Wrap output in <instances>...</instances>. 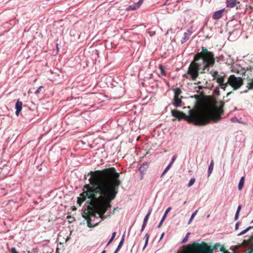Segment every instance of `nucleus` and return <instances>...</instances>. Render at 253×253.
<instances>
[{
  "mask_svg": "<svg viewBox=\"0 0 253 253\" xmlns=\"http://www.w3.org/2000/svg\"><path fill=\"white\" fill-rule=\"evenodd\" d=\"M90 183L85 184L81 196H87L100 215H102L111 207L110 203L118 192L121 184L120 175L114 168L96 171Z\"/></svg>",
  "mask_w": 253,
  "mask_h": 253,
  "instance_id": "f257e3e1",
  "label": "nucleus"
},
{
  "mask_svg": "<svg viewBox=\"0 0 253 253\" xmlns=\"http://www.w3.org/2000/svg\"><path fill=\"white\" fill-rule=\"evenodd\" d=\"M215 63L213 53L206 48L202 47L201 52L197 53L194 57V61L190 64L187 74V78L195 81L199 73H205L209 71V68Z\"/></svg>",
  "mask_w": 253,
  "mask_h": 253,
  "instance_id": "f03ea898",
  "label": "nucleus"
},
{
  "mask_svg": "<svg viewBox=\"0 0 253 253\" xmlns=\"http://www.w3.org/2000/svg\"><path fill=\"white\" fill-rule=\"evenodd\" d=\"M223 110L220 108L214 113L208 115H196L192 110L189 111V115L187 116L185 114L177 110L171 111L172 115L180 120L184 119L189 123H192L196 126H204L208 124L210 121L216 123L221 119V115L223 113Z\"/></svg>",
  "mask_w": 253,
  "mask_h": 253,
  "instance_id": "7ed1b4c3",
  "label": "nucleus"
},
{
  "mask_svg": "<svg viewBox=\"0 0 253 253\" xmlns=\"http://www.w3.org/2000/svg\"><path fill=\"white\" fill-rule=\"evenodd\" d=\"M243 84V81L241 77H236L234 75H230L228 79L227 86L230 85L234 90L240 88Z\"/></svg>",
  "mask_w": 253,
  "mask_h": 253,
  "instance_id": "20e7f679",
  "label": "nucleus"
},
{
  "mask_svg": "<svg viewBox=\"0 0 253 253\" xmlns=\"http://www.w3.org/2000/svg\"><path fill=\"white\" fill-rule=\"evenodd\" d=\"M143 2V0H139L137 2L134 3L133 4L128 6L126 8V10H135L138 8L142 5Z\"/></svg>",
  "mask_w": 253,
  "mask_h": 253,
  "instance_id": "39448f33",
  "label": "nucleus"
},
{
  "mask_svg": "<svg viewBox=\"0 0 253 253\" xmlns=\"http://www.w3.org/2000/svg\"><path fill=\"white\" fill-rule=\"evenodd\" d=\"M192 34V31L190 30H187L183 34V37L180 41L181 43L183 44L186 42L190 39Z\"/></svg>",
  "mask_w": 253,
  "mask_h": 253,
  "instance_id": "423d86ee",
  "label": "nucleus"
},
{
  "mask_svg": "<svg viewBox=\"0 0 253 253\" xmlns=\"http://www.w3.org/2000/svg\"><path fill=\"white\" fill-rule=\"evenodd\" d=\"M215 80H216V82L218 83L219 86L222 89L225 90L226 87L227 86V82L224 83L223 77L221 76H218Z\"/></svg>",
  "mask_w": 253,
  "mask_h": 253,
  "instance_id": "0eeeda50",
  "label": "nucleus"
},
{
  "mask_svg": "<svg viewBox=\"0 0 253 253\" xmlns=\"http://www.w3.org/2000/svg\"><path fill=\"white\" fill-rule=\"evenodd\" d=\"M225 9L223 8L217 11H216L214 12L212 15V18L214 20H218L221 18L223 15V13Z\"/></svg>",
  "mask_w": 253,
  "mask_h": 253,
  "instance_id": "6e6552de",
  "label": "nucleus"
},
{
  "mask_svg": "<svg viewBox=\"0 0 253 253\" xmlns=\"http://www.w3.org/2000/svg\"><path fill=\"white\" fill-rule=\"evenodd\" d=\"M149 167L148 163L146 162H144L138 168L140 174L145 173Z\"/></svg>",
  "mask_w": 253,
  "mask_h": 253,
  "instance_id": "1a4fd4ad",
  "label": "nucleus"
},
{
  "mask_svg": "<svg viewBox=\"0 0 253 253\" xmlns=\"http://www.w3.org/2000/svg\"><path fill=\"white\" fill-rule=\"evenodd\" d=\"M22 102L18 100L15 104V114L18 116L19 112L22 110Z\"/></svg>",
  "mask_w": 253,
  "mask_h": 253,
  "instance_id": "9d476101",
  "label": "nucleus"
},
{
  "mask_svg": "<svg viewBox=\"0 0 253 253\" xmlns=\"http://www.w3.org/2000/svg\"><path fill=\"white\" fill-rule=\"evenodd\" d=\"M238 0H226V6L227 7L233 8L236 6Z\"/></svg>",
  "mask_w": 253,
  "mask_h": 253,
  "instance_id": "9b49d317",
  "label": "nucleus"
},
{
  "mask_svg": "<svg viewBox=\"0 0 253 253\" xmlns=\"http://www.w3.org/2000/svg\"><path fill=\"white\" fill-rule=\"evenodd\" d=\"M171 210V207H169L165 211V213L163 215L159 224H158L157 227L158 228H160L161 226H162V224H163L164 221L165 220V219H166V217H167V215L168 214V213H169V212Z\"/></svg>",
  "mask_w": 253,
  "mask_h": 253,
  "instance_id": "f8f14e48",
  "label": "nucleus"
},
{
  "mask_svg": "<svg viewBox=\"0 0 253 253\" xmlns=\"http://www.w3.org/2000/svg\"><path fill=\"white\" fill-rule=\"evenodd\" d=\"M125 237V234L124 233L123 235V236H122L121 241H120V243H119V245H118V247H117V248L114 253H118V252L120 251V249L121 248V247L124 242Z\"/></svg>",
  "mask_w": 253,
  "mask_h": 253,
  "instance_id": "ddd939ff",
  "label": "nucleus"
},
{
  "mask_svg": "<svg viewBox=\"0 0 253 253\" xmlns=\"http://www.w3.org/2000/svg\"><path fill=\"white\" fill-rule=\"evenodd\" d=\"M173 100L174 102L173 103V105L175 107H178L181 106V104L182 101L179 97H176V98L174 97Z\"/></svg>",
  "mask_w": 253,
  "mask_h": 253,
  "instance_id": "4468645a",
  "label": "nucleus"
},
{
  "mask_svg": "<svg viewBox=\"0 0 253 253\" xmlns=\"http://www.w3.org/2000/svg\"><path fill=\"white\" fill-rule=\"evenodd\" d=\"M245 178V177L244 176L241 177L240 178L238 186L239 190H241L242 189L244 184Z\"/></svg>",
  "mask_w": 253,
  "mask_h": 253,
  "instance_id": "2eb2a0df",
  "label": "nucleus"
},
{
  "mask_svg": "<svg viewBox=\"0 0 253 253\" xmlns=\"http://www.w3.org/2000/svg\"><path fill=\"white\" fill-rule=\"evenodd\" d=\"M213 165H214L213 161V160H211V161L210 163L209 168H208V177H209L210 176V175L211 174V173L213 170Z\"/></svg>",
  "mask_w": 253,
  "mask_h": 253,
  "instance_id": "dca6fc26",
  "label": "nucleus"
},
{
  "mask_svg": "<svg viewBox=\"0 0 253 253\" xmlns=\"http://www.w3.org/2000/svg\"><path fill=\"white\" fill-rule=\"evenodd\" d=\"M233 70L235 71H236L238 73H241L242 74H245L246 73V71L240 66H238L237 69H235V67H234Z\"/></svg>",
  "mask_w": 253,
  "mask_h": 253,
  "instance_id": "f3484780",
  "label": "nucleus"
},
{
  "mask_svg": "<svg viewBox=\"0 0 253 253\" xmlns=\"http://www.w3.org/2000/svg\"><path fill=\"white\" fill-rule=\"evenodd\" d=\"M174 97H179V95L181 93V90L178 87L174 89Z\"/></svg>",
  "mask_w": 253,
  "mask_h": 253,
  "instance_id": "a211bd4d",
  "label": "nucleus"
},
{
  "mask_svg": "<svg viewBox=\"0 0 253 253\" xmlns=\"http://www.w3.org/2000/svg\"><path fill=\"white\" fill-rule=\"evenodd\" d=\"M91 217H89L87 219V226L89 227H92L96 225V223H92L91 222Z\"/></svg>",
  "mask_w": 253,
  "mask_h": 253,
  "instance_id": "6ab92c4d",
  "label": "nucleus"
},
{
  "mask_svg": "<svg viewBox=\"0 0 253 253\" xmlns=\"http://www.w3.org/2000/svg\"><path fill=\"white\" fill-rule=\"evenodd\" d=\"M171 166V165H170V164H169L167 166V167L165 168V169L163 171V173H162V174L161 175V177H162L167 173V172L170 169Z\"/></svg>",
  "mask_w": 253,
  "mask_h": 253,
  "instance_id": "aec40b11",
  "label": "nucleus"
},
{
  "mask_svg": "<svg viewBox=\"0 0 253 253\" xmlns=\"http://www.w3.org/2000/svg\"><path fill=\"white\" fill-rule=\"evenodd\" d=\"M116 235V232H113L111 237L110 238V240H109V241L108 242V243L107 244V246L109 245L111 243V242L115 238Z\"/></svg>",
  "mask_w": 253,
  "mask_h": 253,
  "instance_id": "412c9836",
  "label": "nucleus"
},
{
  "mask_svg": "<svg viewBox=\"0 0 253 253\" xmlns=\"http://www.w3.org/2000/svg\"><path fill=\"white\" fill-rule=\"evenodd\" d=\"M198 211V210H196L195 211H194L193 212V213L192 214V215H191V217L190 218V219L188 221V224H189L191 221L193 219L194 217H195V216L196 215V214L197 213Z\"/></svg>",
  "mask_w": 253,
  "mask_h": 253,
  "instance_id": "4be33fe9",
  "label": "nucleus"
},
{
  "mask_svg": "<svg viewBox=\"0 0 253 253\" xmlns=\"http://www.w3.org/2000/svg\"><path fill=\"white\" fill-rule=\"evenodd\" d=\"M230 121L232 123H242L241 121H239V120L236 117H234L231 118L230 119Z\"/></svg>",
  "mask_w": 253,
  "mask_h": 253,
  "instance_id": "5701e85b",
  "label": "nucleus"
},
{
  "mask_svg": "<svg viewBox=\"0 0 253 253\" xmlns=\"http://www.w3.org/2000/svg\"><path fill=\"white\" fill-rule=\"evenodd\" d=\"M195 178L193 177L191 178L187 185L188 187H190L195 183Z\"/></svg>",
  "mask_w": 253,
  "mask_h": 253,
  "instance_id": "b1692460",
  "label": "nucleus"
},
{
  "mask_svg": "<svg viewBox=\"0 0 253 253\" xmlns=\"http://www.w3.org/2000/svg\"><path fill=\"white\" fill-rule=\"evenodd\" d=\"M159 69L161 71V74L163 75H165V71L164 67L163 66H162V65H160L159 66Z\"/></svg>",
  "mask_w": 253,
  "mask_h": 253,
  "instance_id": "393cba45",
  "label": "nucleus"
},
{
  "mask_svg": "<svg viewBox=\"0 0 253 253\" xmlns=\"http://www.w3.org/2000/svg\"><path fill=\"white\" fill-rule=\"evenodd\" d=\"M190 233L188 232L186 235V236L183 239L181 243L183 244L185 243L188 240V238L189 237V235H190Z\"/></svg>",
  "mask_w": 253,
  "mask_h": 253,
  "instance_id": "a878e982",
  "label": "nucleus"
},
{
  "mask_svg": "<svg viewBox=\"0 0 253 253\" xmlns=\"http://www.w3.org/2000/svg\"><path fill=\"white\" fill-rule=\"evenodd\" d=\"M247 87H249V89H251L253 88V79L252 80L251 82H250L248 84Z\"/></svg>",
  "mask_w": 253,
  "mask_h": 253,
  "instance_id": "bb28decb",
  "label": "nucleus"
},
{
  "mask_svg": "<svg viewBox=\"0 0 253 253\" xmlns=\"http://www.w3.org/2000/svg\"><path fill=\"white\" fill-rule=\"evenodd\" d=\"M218 75V72L217 71H214L212 73V76L213 77V79L215 80L217 77Z\"/></svg>",
  "mask_w": 253,
  "mask_h": 253,
  "instance_id": "cd10ccee",
  "label": "nucleus"
},
{
  "mask_svg": "<svg viewBox=\"0 0 253 253\" xmlns=\"http://www.w3.org/2000/svg\"><path fill=\"white\" fill-rule=\"evenodd\" d=\"M247 232H248V231L247 230V229L246 228L245 229L243 230L241 232H240L239 234H238L237 235L238 236L242 235L245 234V233H246Z\"/></svg>",
  "mask_w": 253,
  "mask_h": 253,
  "instance_id": "c85d7f7f",
  "label": "nucleus"
},
{
  "mask_svg": "<svg viewBox=\"0 0 253 253\" xmlns=\"http://www.w3.org/2000/svg\"><path fill=\"white\" fill-rule=\"evenodd\" d=\"M144 239H145V242L148 243L149 239V235L148 233H146L144 236Z\"/></svg>",
  "mask_w": 253,
  "mask_h": 253,
  "instance_id": "c756f323",
  "label": "nucleus"
},
{
  "mask_svg": "<svg viewBox=\"0 0 253 253\" xmlns=\"http://www.w3.org/2000/svg\"><path fill=\"white\" fill-rule=\"evenodd\" d=\"M11 253H19L15 247H12L10 250Z\"/></svg>",
  "mask_w": 253,
  "mask_h": 253,
  "instance_id": "7c9ffc66",
  "label": "nucleus"
},
{
  "mask_svg": "<svg viewBox=\"0 0 253 253\" xmlns=\"http://www.w3.org/2000/svg\"><path fill=\"white\" fill-rule=\"evenodd\" d=\"M149 216H148L147 215H146L145 216L144 218L143 223L147 224L148 220L149 219Z\"/></svg>",
  "mask_w": 253,
  "mask_h": 253,
  "instance_id": "2f4dec72",
  "label": "nucleus"
},
{
  "mask_svg": "<svg viewBox=\"0 0 253 253\" xmlns=\"http://www.w3.org/2000/svg\"><path fill=\"white\" fill-rule=\"evenodd\" d=\"M147 33L151 36H153L155 35L156 32L155 31H148Z\"/></svg>",
  "mask_w": 253,
  "mask_h": 253,
  "instance_id": "473e14b6",
  "label": "nucleus"
},
{
  "mask_svg": "<svg viewBox=\"0 0 253 253\" xmlns=\"http://www.w3.org/2000/svg\"><path fill=\"white\" fill-rule=\"evenodd\" d=\"M241 209H242V205H239L237 208L236 213H239Z\"/></svg>",
  "mask_w": 253,
  "mask_h": 253,
  "instance_id": "72a5a7b5",
  "label": "nucleus"
},
{
  "mask_svg": "<svg viewBox=\"0 0 253 253\" xmlns=\"http://www.w3.org/2000/svg\"><path fill=\"white\" fill-rule=\"evenodd\" d=\"M42 86H40L36 91H35V94H38L40 93V92L41 91V89L42 88Z\"/></svg>",
  "mask_w": 253,
  "mask_h": 253,
  "instance_id": "f704fd0d",
  "label": "nucleus"
},
{
  "mask_svg": "<svg viewBox=\"0 0 253 253\" xmlns=\"http://www.w3.org/2000/svg\"><path fill=\"white\" fill-rule=\"evenodd\" d=\"M175 159H176V156H173V157H172V159H171V162H170V163H169V164H170V165H172V164H173V163H174V162L175 161Z\"/></svg>",
  "mask_w": 253,
  "mask_h": 253,
  "instance_id": "c9c22d12",
  "label": "nucleus"
},
{
  "mask_svg": "<svg viewBox=\"0 0 253 253\" xmlns=\"http://www.w3.org/2000/svg\"><path fill=\"white\" fill-rule=\"evenodd\" d=\"M147 224L146 223H143L142 224V227H141V230H140V231L142 232V231H143L144 229H145V227H146V225Z\"/></svg>",
  "mask_w": 253,
  "mask_h": 253,
  "instance_id": "e433bc0d",
  "label": "nucleus"
},
{
  "mask_svg": "<svg viewBox=\"0 0 253 253\" xmlns=\"http://www.w3.org/2000/svg\"><path fill=\"white\" fill-rule=\"evenodd\" d=\"M152 209H150L149 210V211H148V212H147V213L146 215H147L148 216H149H149H150V214H151V212H152Z\"/></svg>",
  "mask_w": 253,
  "mask_h": 253,
  "instance_id": "4c0bfd02",
  "label": "nucleus"
},
{
  "mask_svg": "<svg viewBox=\"0 0 253 253\" xmlns=\"http://www.w3.org/2000/svg\"><path fill=\"white\" fill-rule=\"evenodd\" d=\"M239 213H236L234 217V220H237L239 218Z\"/></svg>",
  "mask_w": 253,
  "mask_h": 253,
  "instance_id": "58836bf2",
  "label": "nucleus"
},
{
  "mask_svg": "<svg viewBox=\"0 0 253 253\" xmlns=\"http://www.w3.org/2000/svg\"><path fill=\"white\" fill-rule=\"evenodd\" d=\"M239 222H237L236 224H235V230H237L239 228Z\"/></svg>",
  "mask_w": 253,
  "mask_h": 253,
  "instance_id": "ea45409f",
  "label": "nucleus"
},
{
  "mask_svg": "<svg viewBox=\"0 0 253 253\" xmlns=\"http://www.w3.org/2000/svg\"><path fill=\"white\" fill-rule=\"evenodd\" d=\"M248 250L249 252L253 253V246H252L251 247L249 248Z\"/></svg>",
  "mask_w": 253,
  "mask_h": 253,
  "instance_id": "a19ab883",
  "label": "nucleus"
},
{
  "mask_svg": "<svg viewBox=\"0 0 253 253\" xmlns=\"http://www.w3.org/2000/svg\"><path fill=\"white\" fill-rule=\"evenodd\" d=\"M148 243H147V242H145L143 248V249H142V250H144L145 249V248L146 247V246H147V245H148Z\"/></svg>",
  "mask_w": 253,
  "mask_h": 253,
  "instance_id": "79ce46f5",
  "label": "nucleus"
},
{
  "mask_svg": "<svg viewBox=\"0 0 253 253\" xmlns=\"http://www.w3.org/2000/svg\"><path fill=\"white\" fill-rule=\"evenodd\" d=\"M211 37V35H206L205 36V38L206 39H209Z\"/></svg>",
  "mask_w": 253,
  "mask_h": 253,
  "instance_id": "37998d69",
  "label": "nucleus"
},
{
  "mask_svg": "<svg viewBox=\"0 0 253 253\" xmlns=\"http://www.w3.org/2000/svg\"><path fill=\"white\" fill-rule=\"evenodd\" d=\"M253 228V226H250L248 227H247L246 229H247V230L248 231L249 230H250V229H251Z\"/></svg>",
  "mask_w": 253,
  "mask_h": 253,
  "instance_id": "c03bdc74",
  "label": "nucleus"
},
{
  "mask_svg": "<svg viewBox=\"0 0 253 253\" xmlns=\"http://www.w3.org/2000/svg\"><path fill=\"white\" fill-rule=\"evenodd\" d=\"M144 174V173L140 174V180H142L143 179Z\"/></svg>",
  "mask_w": 253,
  "mask_h": 253,
  "instance_id": "a18cd8bd",
  "label": "nucleus"
},
{
  "mask_svg": "<svg viewBox=\"0 0 253 253\" xmlns=\"http://www.w3.org/2000/svg\"><path fill=\"white\" fill-rule=\"evenodd\" d=\"M164 235H165V233H164V232H163V233L161 234V237H160V241L161 240H162V239L163 238V237H164Z\"/></svg>",
  "mask_w": 253,
  "mask_h": 253,
  "instance_id": "49530a36",
  "label": "nucleus"
},
{
  "mask_svg": "<svg viewBox=\"0 0 253 253\" xmlns=\"http://www.w3.org/2000/svg\"><path fill=\"white\" fill-rule=\"evenodd\" d=\"M78 203L79 204H81V201H80V199H78Z\"/></svg>",
  "mask_w": 253,
  "mask_h": 253,
  "instance_id": "de8ad7c7",
  "label": "nucleus"
},
{
  "mask_svg": "<svg viewBox=\"0 0 253 253\" xmlns=\"http://www.w3.org/2000/svg\"><path fill=\"white\" fill-rule=\"evenodd\" d=\"M78 203L79 204H81V201H80V199H78Z\"/></svg>",
  "mask_w": 253,
  "mask_h": 253,
  "instance_id": "09e8293b",
  "label": "nucleus"
},
{
  "mask_svg": "<svg viewBox=\"0 0 253 253\" xmlns=\"http://www.w3.org/2000/svg\"><path fill=\"white\" fill-rule=\"evenodd\" d=\"M106 253V251L104 250L101 253Z\"/></svg>",
  "mask_w": 253,
  "mask_h": 253,
  "instance_id": "8fccbe9b",
  "label": "nucleus"
},
{
  "mask_svg": "<svg viewBox=\"0 0 253 253\" xmlns=\"http://www.w3.org/2000/svg\"><path fill=\"white\" fill-rule=\"evenodd\" d=\"M210 217V214H208L207 216V218H209Z\"/></svg>",
  "mask_w": 253,
  "mask_h": 253,
  "instance_id": "3c124183",
  "label": "nucleus"
},
{
  "mask_svg": "<svg viewBox=\"0 0 253 253\" xmlns=\"http://www.w3.org/2000/svg\"><path fill=\"white\" fill-rule=\"evenodd\" d=\"M186 201H185V202L183 203V204H186Z\"/></svg>",
  "mask_w": 253,
  "mask_h": 253,
  "instance_id": "603ef678",
  "label": "nucleus"
},
{
  "mask_svg": "<svg viewBox=\"0 0 253 253\" xmlns=\"http://www.w3.org/2000/svg\"><path fill=\"white\" fill-rule=\"evenodd\" d=\"M168 32H169V31H167V33H166V35L168 34Z\"/></svg>",
  "mask_w": 253,
  "mask_h": 253,
  "instance_id": "864d4df0",
  "label": "nucleus"
},
{
  "mask_svg": "<svg viewBox=\"0 0 253 253\" xmlns=\"http://www.w3.org/2000/svg\"><path fill=\"white\" fill-rule=\"evenodd\" d=\"M169 0H166V3Z\"/></svg>",
  "mask_w": 253,
  "mask_h": 253,
  "instance_id": "5fc2aeb1",
  "label": "nucleus"
},
{
  "mask_svg": "<svg viewBox=\"0 0 253 253\" xmlns=\"http://www.w3.org/2000/svg\"><path fill=\"white\" fill-rule=\"evenodd\" d=\"M208 253H211L210 251H208Z\"/></svg>",
  "mask_w": 253,
  "mask_h": 253,
  "instance_id": "6e6d98bb",
  "label": "nucleus"
},
{
  "mask_svg": "<svg viewBox=\"0 0 253 253\" xmlns=\"http://www.w3.org/2000/svg\"><path fill=\"white\" fill-rule=\"evenodd\" d=\"M252 222V223H253V219L252 220V222Z\"/></svg>",
  "mask_w": 253,
  "mask_h": 253,
  "instance_id": "4d7b16f0",
  "label": "nucleus"
}]
</instances>
